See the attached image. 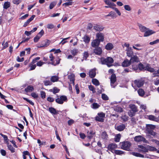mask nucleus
Returning a JSON list of instances; mask_svg holds the SVG:
<instances>
[{"label":"nucleus","instance_id":"62","mask_svg":"<svg viewBox=\"0 0 159 159\" xmlns=\"http://www.w3.org/2000/svg\"><path fill=\"white\" fill-rule=\"evenodd\" d=\"M44 85L46 86H48V85H51L52 84V83L50 81H45L44 82Z\"/></svg>","mask_w":159,"mask_h":159},{"label":"nucleus","instance_id":"21","mask_svg":"<svg viewBox=\"0 0 159 159\" xmlns=\"http://www.w3.org/2000/svg\"><path fill=\"white\" fill-rule=\"evenodd\" d=\"M114 48L113 44L111 43H108L105 46V48L107 50H111Z\"/></svg>","mask_w":159,"mask_h":159},{"label":"nucleus","instance_id":"1","mask_svg":"<svg viewBox=\"0 0 159 159\" xmlns=\"http://www.w3.org/2000/svg\"><path fill=\"white\" fill-rule=\"evenodd\" d=\"M155 128V126L151 124L146 125V131L147 133L151 135L155 136L156 133L153 131V130Z\"/></svg>","mask_w":159,"mask_h":159},{"label":"nucleus","instance_id":"35","mask_svg":"<svg viewBox=\"0 0 159 159\" xmlns=\"http://www.w3.org/2000/svg\"><path fill=\"white\" fill-rule=\"evenodd\" d=\"M138 92L139 95L141 96H143L145 94L144 91L141 89H139L138 91Z\"/></svg>","mask_w":159,"mask_h":159},{"label":"nucleus","instance_id":"32","mask_svg":"<svg viewBox=\"0 0 159 159\" xmlns=\"http://www.w3.org/2000/svg\"><path fill=\"white\" fill-rule=\"evenodd\" d=\"M138 148L142 149L143 153L148 152V148H146L142 145H139L138 146Z\"/></svg>","mask_w":159,"mask_h":159},{"label":"nucleus","instance_id":"64","mask_svg":"<svg viewBox=\"0 0 159 159\" xmlns=\"http://www.w3.org/2000/svg\"><path fill=\"white\" fill-rule=\"evenodd\" d=\"M31 96L34 98H37L38 97V94L35 93H31Z\"/></svg>","mask_w":159,"mask_h":159},{"label":"nucleus","instance_id":"38","mask_svg":"<svg viewBox=\"0 0 159 159\" xmlns=\"http://www.w3.org/2000/svg\"><path fill=\"white\" fill-rule=\"evenodd\" d=\"M49 111L52 114L54 115L57 114V112L56 110L53 107H50L49 108Z\"/></svg>","mask_w":159,"mask_h":159},{"label":"nucleus","instance_id":"10","mask_svg":"<svg viewBox=\"0 0 159 159\" xmlns=\"http://www.w3.org/2000/svg\"><path fill=\"white\" fill-rule=\"evenodd\" d=\"M44 34V31L42 30L40 32H39L38 34L34 38V42L35 43L37 42L39 39Z\"/></svg>","mask_w":159,"mask_h":159},{"label":"nucleus","instance_id":"30","mask_svg":"<svg viewBox=\"0 0 159 159\" xmlns=\"http://www.w3.org/2000/svg\"><path fill=\"white\" fill-rule=\"evenodd\" d=\"M139 26L140 30L142 32H145L146 30H148L147 28L141 25V24L139 25Z\"/></svg>","mask_w":159,"mask_h":159},{"label":"nucleus","instance_id":"20","mask_svg":"<svg viewBox=\"0 0 159 159\" xmlns=\"http://www.w3.org/2000/svg\"><path fill=\"white\" fill-rule=\"evenodd\" d=\"M50 43V41L48 40L43 41L42 42V44L39 47H45L48 46Z\"/></svg>","mask_w":159,"mask_h":159},{"label":"nucleus","instance_id":"42","mask_svg":"<svg viewBox=\"0 0 159 159\" xmlns=\"http://www.w3.org/2000/svg\"><path fill=\"white\" fill-rule=\"evenodd\" d=\"M114 111H115L119 112H121L123 111V110L120 107H116L114 109Z\"/></svg>","mask_w":159,"mask_h":159},{"label":"nucleus","instance_id":"13","mask_svg":"<svg viewBox=\"0 0 159 159\" xmlns=\"http://www.w3.org/2000/svg\"><path fill=\"white\" fill-rule=\"evenodd\" d=\"M93 52L95 54L98 55H100L102 52V48L99 47L95 48L93 50Z\"/></svg>","mask_w":159,"mask_h":159},{"label":"nucleus","instance_id":"37","mask_svg":"<svg viewBox=\"0 0 159 159\" xmlns=\"http://www.w3.org/2000/svg\"><path fill=\"white\" fill-rule=\"evenodd\" d=\"M121 135L120 134H116L115 138V141L116 142H119L120 141Z\"/></svg>","mask_w":159,"mask_h":159},{"label":"nucleus","instance_id":"41","mask_svg":"<svg viewBox=\"0 0 159 159\" xmlns=\"http://www.w3.org/2000/svg\"><path fill=\"white\" fill-rule=\"evenodd\" d=\"M145 70L151 72H153L154 71V69L153 68L150 67L148 66H146Z\"/></svg>","mask_w":159,"mask_h":159},{"label":"nucleus","instance_id":"46","mask_svg":"<svg viewBox=\"0 0 159 159\" xmlns=\"http://www.w3.org/2000/svg\"><path fill=\"white\" fill-rule=\"evenodd\" d=\"M8 148L11 152L13 153L15 152V149L11 145H8Z\"/></svg>","mask_w":159,"mask_h":159},{"label":"nucleus","instance_id":"54","mask_svg":"<svg viewBox=\"0 0 159 159\" xmlns=\"http://www.w3.org/2000/svg\"><path fill=\"white\" fill-rule=\"evenodd\" d=\"M135 113L134 111L130 110L128 112V114L130 117H132L135 115Z\"/></svg>","mask_w":159,"mask_h":159},{"label":"nucleus","instance_id":"31","mask_svg":"<svg viewBox=\"0 0 159 159\" xmlns=\"http://www.w3.org/2000/svg\"><path fill=\"white\" fill-rule=\"evenodd\" d=\"M147 147L148 148V151L153 152L157 150L156 148L152 146L147 145Z\"/></svg>","mask_w":159,"mask_h":159},{"label":"nucleus","instance_id":"5","mask_svg":"<svg viewBox=\"0 0 159 159\" xmlns=\"http://www.w3.org/2000/svg\"><path fill=\"white\" fill-rule=\"evenodd\" d=\"M134 83L135 86L140 88L143 86L144 83V81L143 79H141L134 80Z\"/></svg>","mask_w":159,"mask_h":159},{"label":"nucleus","instance_id":"48","mask_svg":"<svg viewBox=\"0 0 159 159\" xmlns=\"http://www.w3.org/2000/svg\"><path fill=\"white\" fill-rule=\"evenodd\" d=\"M10 6V3L9 2H5L4 5L3 7L4 9H7Z\"/></svg>","mask_w":159,"mask_h":159},{"label":"nucleus","instance_id":"45","mask_svg":"<svg viewBox=\"0 0 159 159\" xmlns=\"http://www.w3.org/2000/svg\"><path fill=\"white\" fill-rule=\"evenodd\" d=\"M52 90V92L54 94H55L57 93H58L60 91L59 89L57 88L56 87L53 88V89H52V90Z\"/></svg>","mask_w":159,"mask_h":159},{"label":"nucleus","instance_id":"61","mask_svg":"<svg viewBox=\"0 0 159 159\" xmlns=\"http://www.w3.org/2000/svg\"><path fill=\"white\" fill-rule=\"evenodd\" d=\"M47 28L48 29H52L54 28V26L53 24H48L47 25Z\"/></svg>","mask_w":159,"mask_h":159},{"label":"nucleus","instance_id":"59","mask_svg":"<svg viewBox=\"0 0 159 159\" xmlns=\"http://www.w3.org/2000/svg\"><path fill=\"white\" fill-rule=\"evenodd\" d=\"M40 94L41 97L42 98H45L46 94L45 92L43 91H40Z\"/></svg>","mask_w":159,"mask_h":159},{"label":"nucleus","instance_id":"53","mask_svg":"<svg viewBox=\"0 0 159 159\" xmlns=\"http://www.w3.org/2000/svg\"><path fill=\"white\" fill-rule=\"evenodd\" d=\"M138 67L139 68V69L142 70H145L146 66L145 67L141 63H140L138 65Z\"/></svg>","mask_w":159,"mask_h":159},{"label":"nucleus","instance_id":"49","mask_svg":"<svg viewBox=\"0 0 159 159\" xmlns=\"http://www.w3.org/2000/svg\"><path fill=\"white\" fill-rule=\"evenodd\" d=\"M89 89L91 91H92L93 92V93H95V89L94 88V87L91 85H90L89 86Z\"/></svg>","mask_w":159,"mask_h":159},{"label":"nucleus","instance_id":"50","mask_svg":"<svg viewBox=\"0 0 159 159\" xmlns=\"http://www.w3.org/2000/svg\"><path fill=\"white\" fill-rule=\"evenodd\" d=\"M121 119L124 121H126L128 120V117L125 115H122L121 116Z\"/></svg>","mask_w":159,"mask_h":159},{"label":"nucleus","instance_id":"15","mask_svg":"<svg viewBox=\"0 0 159 159\" xmlns=\"http://www.w3.org/2000/svg\"><path fill=\"white\" fill-rule=\"evenodd\" d=\"M126 54L128 57H131L133 55L134 53L132 48H127L126 50Z\"/></svg>","mask_w":159,"mask_h":159},{"label":"nucleus","instance_id":"2","mask_svg":"<svg viewBox=\"0 0 159 159\" xmlns=\"http://www.w3.org/2000/svg\"><path fill=\"white\" fill-rule=\"evenodd\" d=\"M101 61L102 64H106L108 67H110L112 65L113 60L112 58L108 57L106 58H102Z\"/></svg>","mask_w":159,"mask_h":159},{"label":"nucleus","instance_id":"51","mask_svg":"<svg viewBox=\"0 0 159 159\" xmlns=\"http://www.w3.org/2000/svg\"><path fill=\"white\" fill-rule=\"evenodd\" d=\"M103 1L107 5H115L114 4L111 2L110 0H104Z\"/></svg>","mask_w":159,"mask_h":159},{"label":"nucleus","instance_id":"9","mask_svg":"<svg viewBox=\"0 0 159 159\" xmlns=\"http://www.w3.org/2000/svg\"><path fill=\"white\" fill-rule=\"evenodd\" d=\"M111 86L113 88H114L116 86L114 84L115 83L116 81V77L115 74H112L111 77Z\"/></svg>","mask_w":159,"mask_h":159},{"label":"nucleus","instance_id":"56","mask_svg":"<svg viewBox=\"0 0 159 159\" xmlns=\"http://www.w3.org/2000/svg\"><path fill=\"white\" fill-rule=\"evenodd\" d=\"M159 43V39H157L156 40H155L153 41L150 42L149 43V44L151 45H152L153 44H157Z\"/></svg>","mask_w":159,"mask_h":159},{"label":"nucleus","instance_id":"39","mask_svg":"<svg viewBox=\"0 0 159 159\" xmlns=\"http://www.w3.org/2000/svg\"><path fill=\"white\" fill-rule=\"evenodd\" d=\"M59 79L58 76H52L51 78V81L53 82H55L57 81Z\"/></svg>","mask_w":159,"mask_h":159},{"label":"nucleus","instance_id":"12","mask_svg":"<svg viewBox=\"0 0 159 159\" xmlns=\"http://www.w3.org/2000/svg\"><path fill=\"white\" fill-rule=\"evenodd\" d=\"M100 41L98 39H96L93 40L91 43V46L93 48H96V47H98L100 44Z\"/></svg>","mask_w":159,"mask_h":159},{"label":"nucleus","instance_id":"29","mask_svg":"<svg viewBox=\"0 0 159 159\" xmlns=\"http://www.w3.org/2000/svg\"><path fill=\"white\" fill-rule=\"evenodd\" d=\"M129 107L131 109V111L136 112L138 111L137 107L134 104H130L129 105Z\"/></svg>","mask_w":159,"mask_h":159},{"label":"nucleus","instance_id":"58","mask_svg":"<svg viewBox=\"0 0 159 159\" xmlns=\"http://www.w3.org/2000/svg\"><path fill=\"white\" fill-rule=\"evenodd\" d=\"M70 37H68L67 38H64L62 39V40L61 41L60 43L59 44L61 43L62 45L64 44L65 43L67 42V41H65V40L68 39Z\"/></svg>","mask_w":159,"mask_h":159},{"label":"nucleus","instance_id":"22","mask_svg":"<svg viewBox=\"0 0 159 159\" xmlns=\"http://www.w3.org/2000/svg\"><path fill=\"white\" fill-rule=\"evenodd\" d=\"M125 128V125L123 124L115 127V129L119 131H123Z\"/></svg>","mask_w":159,"mask_h":159},{"label":"nucleus","instance_id":"23","mask_svg":"<svg viewBox=\"0 0 159 159\" xmlns=\"http://www.w3.org/2000/svg\"><path fill=\"white\" fill-rule=\"evenodd\" d=\"M158 118H159V116L158 118H156L152 115H150L148 116V118L149 120L156 122H158L159 121Z\"/></svg>","mask_w":159,"mask_h":159},{"label":"nucleus","instance_id":"25","mask_svg":"<svg viewBox=\"0 0 159 159\" xmlns=\"http://www.w3.org/2000/svg\"><path fill=\"white\" fill-rule=\"evenodd\" d=\"M83 41L86 43H88L90 41V38L87 35H85L82 38Z\"/></svg>","mask_w":159,"mask_h":159},{"label":"nucleus","instance_id":"52","mask_svg":"<svg viewBox=\"0 0 159 159\" xmlns=\"http://www.w3.org/2000/svg\"><path fill=\"white\" fill-rule=\"evenodd\" d=\"M102 98L103 100H107L108 99V97L104 93L102 94Z\"/></svg>","mask_w":159,"mask_h":159},{"label":"nucleus","instance_id":"27","mask_svg":"<svg viewBox=\"0 0 159 159\" xmlns=\"http://www.w3.org/2000/svg\"><path fill=\"white\" fill-rule=\"evenodd\" d=\"M34 90V88L33 86L31 85H29L25 89V91L26 92H29L33 91Z\"/></svg>","mask_w":159,"mask_h":159},{"label":"nucleus","instance_id":"6","mask_svg":"<svg viewBox=\"0 0 159 159\" xmlns=\"http://www.w3.org/2000/svg\"><path fill=\"white\" fill-rule=\"evenodd\" d=\"M67 100V98L65 96L63 95L57 98L56 99V102L58 104H62L64 102L66 101Z\"/></svg>","mask_w":159,"mask_h":159},{"label":"nucleus","instance_id":"60","mask_svg":"<svg viewBox=\"0 0 159 159\" xmlns=\"http://www.w3.org/2000/svg\"><path fill=\"white\" fill-rule=\"evenodd\" d=\"M32 63H31L29 66L30 67L29 70H33L36 67V66L35 65H32Z\"/></svg>","mask_w":159,"mask_h":159},{"label":"nucleus","instance_id":"34","mask_svg":"<svg viewBox=\"0 0 159 159\" xmlns=\"http://www.w3.org/2000/svg\"><path fill=\"white\" fill-rule=\"evenodd\" d=\"M102 138L104 139H107L108 138V135L106 132H102L101 134Z\"/></svg>","mask_w":159,"mask_h":159},{"label":"nucleus","instance_id":"18","mask_svg":"<svg viewBox=\"0 0 159 159\" xmlns=\"http://www.w3.org/2000/svg\"><path fill=\"white\" fill-rule=\"evenodd\" d=\"M35 17V16L34 15H32L29 19H28L24 23L23 26L24 27H26L29 23L33 20L34 17Z\"/></svg>","mask_w":159,"mask_h":159},{"label":"nucleus","instance_id":"33","mask_svg":"<svg viewBox=\"0 0 159 159\" xmlns=\"http://www.w3.org/2000/svg\"><path fill=\"white\" fill-rule=\"evenodd\" d=\"M75 75L74 74H71L68 75V78L70 81L74 83Z\"/></svg>","mask_w":159,"mask_h":159},{"label":"nucleus","instance_id":"36","mask_svg":"<svg viewBox=\"0 0 159 159\" xmlns=\"http://www.w3.org/2000/svg\"><path fill=\"white\" fill-rule=\"evenodd\" d=\"M132 154L137 157H144V156L143 155H142L139 153L138 152H132Z\"/></svg>","mask_w":159,"mask_h":159},{"label":"nucleus","instance_id":"44","mask_svg":"<svg viewBox=\"0 0 159 159\" xmlns=\"http://www.w3.org/2000/svg\"><path fill=\"white\" fill-rule=\"evenodd\" d=\"M57 3L56 1H53L51 2L49 6V9H52L53 7L56 5Z\"/></svg>","mask_w":159,"mask_h":159},{"label":"nucleus","instance_id":"43","mask_svg":"<svg viewBox=\"0 0 159 159\" xmlns=\"http://www.w3.org/2000/svg\"><path fill=\"white\" fill-rule=\"evenodd\" d=\"M92 82L94 85L96 86H98L99 85V83L97 80L95 79H93L92 80Z\"/></svg>","mask_w":159,"mask_h":159},{"label":"nucleus","instance_id":"57","mask_svg":"<svg viewBox=\"0 0 159 159\" xmlns=\"http://www.w3.org/2000/svg\"><path fill=\"white\" fill-rule=\"evenodd\" d=\"M5 41H4L2 43V45L3 46V49H4L8 47V43L7 42H6L5 43Z\"/></svg>","mask_w":159,"mask_h":159},{"label":"nucleus","instance_id":"3","mask_svg":"<svg viewBox=\"0 0 159 159\" xmlns=\"http://www.w3.org/2000/svg\"><path fill=\"white\" fill-rule=\"evenodd\" d=\"M121 144V148L122 149L126 150H129L131 145V143L128 141L120 143Z\"/></svg>","mask_w":159,"mask_h":159},{"label":"nucleus","instance_id":"24","mask_svg":"<svg viewBox=\"0 0 159 159\" xmlns=\"http://www.w3.org/2000/svg\"><path fill=\"white\" fill-rule=\"evenodd\" d=\"M95 133L93 132V130L90 131L89 133V131L88 132L87 138L89 139H91L95 135Z\"/></svg>","mask_w":159,"mask_h":159},{"label":"nucleus","instance_id":"19","mask_svg":"<svg viewBox=\"0 0 159 159\" xmlns=\"http://www.w3.org/2000/svg\"><path fill=\"white\" fill-rule=\"evenodd\" d=\"M117 145L115 143H112L109 144L108 147V148L109 150H112L116 148Z\"/></svg>","mask_w":159,"mask_h":159},{"label":"nucleus","instance_id":"40","mask_svg":"<svg viewBox=\"0 0 159 159\" xmlns=\"http://www.w3.org/2000/svg\"><path fill=\"white\" fill-rule=\"evenodd\" d=\"M70 52L73 56H75L77 54L78 50L76 49H74L71 50Z\"/></svg>","mask_w":159,"mask_h":159},{"label":"nucleus","instance_id":"55","mask_svg":"<svg viewBox=\"0 0 159 159\" xmlns=\"http://www.w3.org/2000/svg\"><path fill=\"white\" fill-rule=\"evenodd\" d=\"M95 120L97 121H98L100 122H103L104 119L103 118H102L99 116H96L95 117Z\"/></svg>","mask_w":159,"mask_h":159},{"label":"nucleus","instance_id":"17","mask_svg":"<svg viewBox=\"0 0 159 159\" xmlns=\"http://www.w3.org/2000/svg\"><path fill=\"white\" fill-rule=\"evenodd\" d=\"M131 63L130 60L125 59L122 63V65L124 67H127L129 66Z\"/></svg>","mask_w":159,"mask_h":159},{"label":"nucleus","instance_id":"8","mask_svg":"<svg viewBox=\"0 0 159 159\" xmlns=\"http://www.w3.org/2000/svg\"><path fill=\"white\" fill-rule=\"evenodd\" d=\"M96 39H98L100 42H103L104 40V35L102 33L99 32L96 34Z\"/></svg>","mask_w":159,"mask_h":159},{"label":"nucleus","instance_id":"7","mask_svg":"<svg viewBox=\"0 0 159 159\" xmlns=\"http://www.w3.org/2000/svg\"><path fill=\"white\" fill-rule=\"evenodd\" d=\"M134 140L137 142H140L143 141L144 143H149L148 141L145 138L141 135L135 136L134 138Z\"/></svg>","mask_w":159,"mask_h":159},{"label":"nucleus","instance_id":"14","mask_svg":"<svg viewBox=\"0 0 159 159\" xmlns=\"http://www.w3.org/2000/svg\"><path fill=\"white\" fill-rule=\"evenodd\" d=\"M130 57V61L131 63L138 62L139 61V59L136 55H133V56H132Z\"/></svg>","mask_w":159,"mask_h":159},{"label":"nucleus","instance_id":"47","mask_svg":"<svg viewBox=\"0 0 159 159\" xmlns=\"http://www.w3.org/2000/svg\"><path fill=\"white\" fill-rule=\"evenodd\" d=\"M73 4V2L72 1H68V2L64 3L63 5L65 7H67Z\"/></svg>","mask_w":159,"mask_h":159},{"label":"nucleus","instance_id":"28","mask_svg":"<svg viewBox=\"0 0 159 159\" xmlns=\"http://www.w3.org/2000/svg\"><path fill=\"white\" fill-rule=\"evenodd\" d=\"M89 54L87 51H85L83 54V59L81 60V61H83L84 60H86L87 58L89 56Z\"/></svg>","mask_w":159,"mask_h":159},{"label":"nucleus","instance_id":"4","mask_svg":"<svg viewBox=\"0 0 159 159\" xmlns=\"http://www.w3.org/2000/svg\"><path fill=\"white\" fill-rule=\"evenodd\" d=\"M117 14L119 15H121V13L119 11H112L107 15L105 16H111V18L113 19L116 17Z\"/></svg>","mask_w":159,"mask_h":159},{"label":"nucleus","instance_id":"26","mask_svg":"<svg viewBox=\"0 0 159 159\" xmlns=\"http://www.w3.org/2000/svg\"><path fill=\"white\" fill-rule=\"evenodd\" d=\"M89 76L91 78H93L94 77L96 74V70L95 69H92L90 70L89 72Z\"/></svg>","mask_w":159,"mask_h":159},{"label":"nucleus","instance_id":"63","mask_svg":"<svg viewBox=\"0 0 159 159\" xmlns=\"http://www.w3.org/2000/svg\"><path fill=\"white\" fill-rule=\"evenodd\" d=\"M99 107V105L97 103H94L93 104V108L94 109L98 108Z\"/></svg>","mask_w":159,"mask_h":159},{"label":"nucleus","instance_id":"11","mask_svg":"<svg viewBox=\"0 0 159 159\" xmlns=\"http://www.w3.org/2000/svg\"><path fill=\"white\" fill-rule=\"evenodd\" d=\"M93 28L96 31H101L104 29V27L101 25L96 24L94 25Z\"/></svg>","mask_w":159,"mask_h":159},{"label":"nucleus","instance_id":"16","mask_svg":"<svg viewBox=\"0 0 159 159\" xmlns=\"http://www.w3.org/2000/svg\"><path fill=\"white\" fill-rule=\"evenodd\" d=\"M154 33L155 32L154 31L148 28V30L145 32L144 36L147 37Z\"/></svg>","mask_w":159,"mask_h":159}]
</instances>
